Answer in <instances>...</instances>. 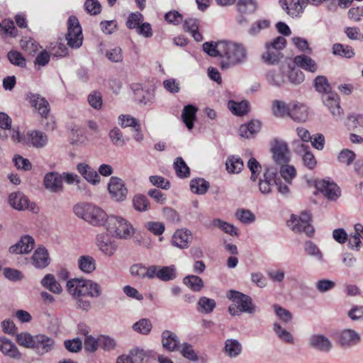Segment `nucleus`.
Masks as SVG:
<instances>
[{"instance_id": "obj_3", "label": "nucleus", "mask_w": 363, "mask_h": 363, "mask_svg": "<svg viewBox=\"0 0 363 363\" xmlns=\"http://www.w3.org/2000/svg\"><path fill=\"white\" fill-rule=\"evenodd\" d=\"M220 50L223 52L220 63L222 69L242 64L247 60V50L242 44L225 40V43L220 45Z\"/></svg>"}, {"instance_id": "obj_54", "label": "nucleus", "mask_w": 363, "mask_h": 363, "mask_svg": "<svg viewBox=\"0 0 363 363\" xmlns=\"http://www.w3.org/2000/svg\"><path fill=\"white\" fill-rule=\"evenodd\" d=\"M198 305L199 310H201L203 313H209L215 308L216 301L213 299L203 296L200 298Z\"/></svg>"}, {"instance_id": "obj_41", "label": "nucleus", "mask_w": 363, "mask_h": 363, "mask_svg": "<svg viewBox=\"0 0 363 363\" xmlns=\"http://www.w3.org/2000/svg\"><path fill=\"white\" fill-rule=\"evenodd\" d=\"M228 106L233 114L239 116L247 114L250 111L249 103L247 101H242L241 102L230 101Z\"/></svg>"}, {"instance_id": "obj_55", "label": "nucleus", "mask_w": 363, "mask_h": 363, "mask_svg": "<svg viewBox=\"0 0 363 363\" xmlns=\"http://www.w3.org/2000/svg\"><path fill=\"white\" fill-rule=\"evenodd\" d=\"M274 330L277 335V336L282 341L290 344L294 342V338L292 335L289 332L284 329L279 323H275L274 324Z\"/></svg>"}, {"instance_id": "obj_32", "label": "nucleus", "mask_w": 363, "mask_h": 363, "mask_svg": "<svg viewBox=\"0 0 363 363\" xmlns=\"http://www.w3.org/2000/svg\"><path fill=\"white\" fill-rule=\"evenodd\" d=\"M294 63L298 67L313 73L315 72L318 69L315 62L311 57L305 55H301L295 57Z\"/></svg>"}, {"instance_id": "obj_9", "label": "nucleus", "mask_w": 363, "mask_h": 363, "mask_svg": "<svg viewBox=\"0 0 363 363\" xmlns=\"http://www.w3.org/2000/svg\"><path fill=\"white\" fill-rule=\"evenodd\" d=\"M322 100L335 121H339L342 118L344 111L340 106V99L337 94L330 92L323 94Z\"/></svg>"}, {"instance_id": "obj_40", "label": "nucleus", "mask_w": 363, "mask_h": 363, "mask_svg": "<svg viewBox=\"0 0 363 363\" xmlns=\"http://www.w3.org/2000/svg\"><path fill=\"white\" fill-rule=\"evenodd\" d=\"M174 169L175 170L176 175L179 178H188L190 176V169L181 157H178L174 160Z\"/></svg>"}, {"instance_id": "obj_18", "label": "nucleus", "mask_w": 363, "mask_h": 363, "mask_svg": "<svg viewBox=\"0 0 363 363\" xmlns=\"http://www.w3.org/2000/svg\"><path fill=\"white\" fill-rule=\"evenodd\" d=\"M34 239L30 235H24L15 245L9 247V252L12 254H28L34 247Z\"/></svg>"}, {"instance_id": "obj_63", "label": "nucleus", "mask_w": 363, "mask_h": 363, "mask_svg": "<svg viewBox=\"0 0 363 363\" xmlns=\"http://www.w3.org/2000/svg\"><path fill=\"white\" fill-rule=\"evenodd\" d=\"M106 57L111 62H119L123 60V55L122 49L119 47H115L106 51Z\"/></svg>"}, {"instance_id": "obj_26", "label": "nucleus", "mask_w": 363, "mask_h": 363, "mask_svg": "<svg viewBox=\"0 0 363 363\" xmlns=\"http://www.w3.org/2000/svg\"><path fill=\"white\" fill-rule=\"evenodd\" d=\"M191 238V234L190 231L187 230H178L172 237V243L173 245L181 249L187 248Z\"/></svg>"}, {"instance_id": "obj_5", "label": "nucleus", "mask_w": 363, "mask_h": 363, "mask_svg": "<svg viewBox=\"0 0 363 363\" xmlns=\"http://www.w3.org/2000/svg\"><path fill=\"white\" fill-rule=\"evenodd\" d=\"M275 186H277L278 191L281 194H286L289 191L288 186L281 183L278 169L271 166L267 167L263 178L260 179L259 182V190L262 194H269Z\"/></svg>"}, {"instance_id": "obj_13", "label": "nucleus", "mask_w": 363, "mask_h": 363, "mask_svg": "<svg viewBox=\"0 0 363 363\" xmlns=\"http://www.w3.org/2000/svg\"><path fill=\"white\" fill-rule=\"evenodd\" d=\"M279 4L289 16L293 18L300 16L306 6V3L300 0H279Z\"/></svg>"}, {"instance_id": "obj_42", "label": "nucleus", "mask_w": 363, "mask_h": 363, "mask_svg": "<svg viewBox=\"0 0 363 363\" xmlns=\"http://www.w3.org/2000/svg\"><path fill=\"white\" fill-rule=\"evenodd\" d=\"M225 40H219L218 42L210 41L206 42L203 44V50L211 57H220L222 56V52L220 50V45L225 43Z\"/></svg>"}, {"instance_id": "obj_49", "label": "nucleus", "mask_w": 363, "mask_h": 363, "mask_svg": "<svg viewBox=\"0 0 363 363\" xmlns=\"http://www.w3.org/2000/svg\"><path fill=\"white\" fill-rule=\"evenodd\" d=\"M7 56L11 64L20 67H26V60L20 52L17 50H11L8 52Z\"/></svg>"}, {"instance_id": "obj_57", "label": "nucleus", "mask_w": 363, "mask_h": 363, "mask_svg": "<svg viewBox=\"0 0 363 363\" xmlns=\"http://www.w3.org/2000/svg\"><path fill=\"white\" fill-rule=\"evenodd\" d=\"M356 157L355 153L349 149H343L338 155V161L346 165H350Z\"/></svg>"}, {"instance_id": "obj_24", "label": "nucleus", "mask_w": 363, "mask_h": 363, "mask_svg": "<svg viewBox=\"0 0 363 363\" xmlns=\"http://www.w3.org/2000/svg\"><path fill=\"white\" fill-rule=\"evenodd\" d=\"M297 151L302 155L304 166L309 169H313L317 164V161L313 154L309 150V146L301 143L298 146Z\"/></svg>"}, {"instance_id": "obj_39", "label": "nucleus", "mask_w": 363, "mask_h": 363, "mask_svg": "<svg viewBox=\"0 0 363 363\" xmlns=\"http://www.w3.org/2000/svg\"><path fill=\"white\" fill-rule=\"evenodd\" d=\"M209 183L203 178L193 179L190 182V189L196 194H204L209 189Z\"/></svg>"}, {"instance_id": "obj_11", "label": "nucleus", "mask_w": 363, "mask_h": 363, "mask_svg": "<svg viewBox=\"0 0 363 363\" xmlns=\"http://www.w3.org/2000/svg\"><path fill=\"white\" fill-rule=\"evenodd\" d=\"M108 189L111 196L118 201H123L127 196L128 189L123 181L118 177H111Z\"/></svg>"}, {"instance_id": "obj_19", "label": "nucleus", "mask_w": 363, "mask_h": 363, "mask_svg": "<svg viewBox=\"0 0 363 363\" xmlns=\"http://www.w3.org/2000/svg\"><path fill=\"white\" fill-rule=\"evenodd\" d=\"M0 351L6 356L16 359L21 360L22 354L16 345L6 337H0Z\"/></svg>"}, {"instance_id": "obj_51", "label": "nucleus", "mask_w": 363, "mask_h": 363, "mask_svg": "<svg viewBox=\"0 0 363 363\" xmlns=\"http://www.w3.org/2000/svg\"><path fill=\"white\" fill-rule=\"evenodd\" d=\"M266 77L268 82L272 85L279 86L284 83V75L281 71H269Z\"/></svg>"}, {"instance_id": "obj_2", "label": "nucleus", "mask_w": 363, "mask_h": 363, "mask_svg": "<svg viewBox=\"0 0 363 363\" xmlns=\"http://www.w3.org/2000/svg\"><path fill=\"white\" fill-rule=\"evenodd\" d=\"M16 342L21 346L32 349L38 355L51 352L55 347V340L45 335H31L28 333H21L16 336Z\"/></svg>"}, {"instance_id": "obj_4", "label": "nucleus", "mask_w": 363, "mask_h": 363, "mask_svg": "<svg viewBox=\"0 0 363 363\" xmlns=\"http://www.w3.org/2000/svg\"><path fill=\"white\" fill-rule=\"evenodd\" d=\"M74 212L79 218L96 226L105 225L108 217L101 208L88 203L75 205Z\"/></svg>"}, {"instance_id": "obj_7", "label": "nucleus", "mask_w": 363, "mask_h": 363, "mask_svg": "<svg viewBox=\"0 0 363 363\" xmlns=\"http://www.w3.org/2000/svg\"><path fill=\"white\" fill-rule=\"evenodd\" d=\"M26 99L30 106L40 116L42 119H48L50 113V106L48 100L38 94L28 92Z\"/></svg>"}, {"instance_id": "obj_56", "label": "nucleus", "mask_w": 363, "mask_h": 363, "mask_svg": "<svg viewBox=\"0 0 363 363\" xmlns=\"http://www.w3.org/2000/svg\"><path fill=\"white\" fill-rule=\"evenodd\" d=\"M212 224H213V225L218 227V228L222 230L223 232H225V233H228L230 235L237 234L236 228L234 225H233L227 222L223 221L220 219H218V218L213 219L212 221Z\"/></svg>"}, {"instance_id": "obj_48", "label": "nucleus", "mask_w": 363, "mask_h": 363, "mask_svg": "<svg viewBox=\"0 0 363 363\" xmlns=\"http://www.w3.org/2000/svg\"><path fill=\"white\" fill-rule=\"evenodd\" d=\"M333 52L334 55H340L347 58H350L354 55V52L352 47L349 45L344 46L340 43L333 45Z\"/></svg>"}, {"instance_id": "obj_58", "label": "nucleus", "mask_w": 363, "mask_h": 363, "mask_svg": "<svg viewBox=\"0 0 363 363\" xmlns=\"http://www.w3.org/2000/svg\"><path fill=\"white\" fill-rule=\"evenodd\" d=\"M273 308L276 315L278 316L279 320L282 321L284 323H288L292 320V314L291 312L286 308L274 304L273 306Z\"/></svg>"}, {"instance_id": "obj_35", "label": "nucleus", "mask_w": 363, "mask_h": 363, "mask_svg": "<svg viewBox=\"0 0 363 363\" xmlns=\"http://www.w3.org/2000/svg\"><path fill=\"white\" fill-rule=\"evenodd\" d=\"M197 108L192 105L185 106L182 114L183 122L189 130H191L194 127V121L196 118Z\"/></svg>"}, {"instance_id": "obj_21", "label": "nucleus", "mask_w": 363, "mask_h": 363, "mask_svg": "<svg viewBox=\"0 0 363 363\" xmlns=\"http://www.w3.org/2000/svg\"><path fill=\"white\" fill-rule=\"evenodd\" d=\"M44 185L52 192H58L62 189V177L55 172H50L44 177Z\"/></svg>"}, {"instance_id": "obj_31", "label": "nucleus", "mask_w": 363, "mask_h": 363, "mask_svg": "<svg viewBox=\"0 0 363 363\" xmlns=\"http://www.w3.org/2000/svg\"><path fill=\"white\" fill-rule=\"evenodd\" d=\"M236 6L238 12L244 16L254 13L258 8V4L255 0H238Z\"/></svg>"}, {"instance_id": "obj_37", "label": "nucleus", "mask_w": 363, "mask_h": 363, "mask_svg": "<svg viewBox=\"0 0 363 363\" xmlns=\"http://www.w3.org/2000/svg\"><path fill=\"white\" fill-rule=\"evenodd\" d=\"M130 273L133 276L138 277L139 278H148L153 279L155 273L152 266L150 267H145L142 264H134L130 267Z\"/></svg>"}, {"instance_id": "obj_12", "label": "nucleus", "mask_w": 363, "mask_h": 363, "mask_svg": "<svg viewBox=\"0 0 363 363\" xmlns=\"http://www.w3.org/2000/svg\"><path fill=\"white\" fill-rule=\"evenodd\" d=\"M316 188L327 199L331 201H335L340 196V189L333 182L319 181L316 183Z\"/></svg>"}, {"instance_id": "obj_36", "label": "nucleus", "mask_w": 363, "mask_h": 363, "mask_svg": "<svg viewBox=\"0 0 363 363\" xmlns=\"http://www.w3.org/2000/svg\"><path fill=\"white\" fill-rule=\"evenodd\" d=\"M266 52H264L262 55V58L263 61L269 65H274L279 62L282 55L281 52L274 50L271 46H269V43H267L265 45Z\"/></svg>"}, {"instance_id": "obj_38", "label": "nucleus", "mask_w": 363, "mask_h": 363, "mask_svg": "<svg viewBox=\"0 0 363 363\" xmlns=\"http://www.w3.org/2000/svg\"><path fill=\"white\" fill-rule=\"evenodd\" d=\"M78 266L84 273H91L96 269V261L89 255H82L78 259Z\"/></svg>"}, {"instance_id": "obj_34", "label": "nucleus", "mask_w": 363, "mask_h": 363, "mask_svg": "<svg viewBox=\"0 0 363 363\" xmlns=\"http://www.w3.org/2000/svg\"><path fill=\"white\" fill-rule=\"evenodd\" d=\"M272 111L276 117L284 118L290 116L291 108L284 101L275 100L272 103Z\"/></svg>"}, {"instance_id": "obj_25", "label": "nucleus", "mask_w": 363, "mask_h": 363, "mask_svg": "<svg viewBox=\"0 0 363 363\" xmlns=\"http://www.w3.org/2000/svg\"><path fill=\"white\" fill-rule=\"evenodd\" d=\"M311 347L321 352H328L332 348V343L328 337L323 335H313L309 339Z\"/></svg>"}, {"instance_id": "obj_44", "label": "nucleus", "mask_w": 363, "mask_h": 363, "mask_svg": "<svg viewBox=\"0 0 363 363\" xmlns=\"http://www.w3.org/2000/svg\"><path fill=\"white\" fill-rule=\"evenodd\" d=\"M133 206L135 210L140 212L148 211L150 203L147 196L143 194H136L133 198Z\"/></svg>"}, {"instance_id": "obj_47", "label": "nucleus", "mask_w": 363, "mask_h": 363, "mask_svg": "<svg viewBox=\"0 0 363 363\" xmlns=\"http://www.w3.org/2000/svg\"><path fill=\"white\" fill-rule=\"evenodd\" d=\"M279 173L286 182L291 184L292 180L296 176V170L292 165L281 164L279 165Z\"/></svg>"}, {"instance_id": "obj_33", "label": "nucleus", "mask_w": 363, "mask_h": 363, "mask_svg": "<svg viewBox=\"0 0 363 363\" xmlns=\"http://www.w3.org/2000/svg\"><path fill=\"white\" fill-rule=\"evenodd\" d=\"M308 116V108L303 104H294L291 108L289 117L296 122H304Z\"/></svg>"}, {"instance_id": "obj_43", "label": "nucleus", "mask_w": 363, "mask_h": 363, "mask_svg": "<svg viewBox=\"0 0 363 363\" xmlns=\"http://www.w3.org/2000/svg\"><path fill=\"white\" fill-rule=\"evenodd\" d=\"M183 283L195 292L200 291L203 287V280L196 275L186 276L183 279Z\"/></svg>"}, {"instance_id": "obj_29", "label": "nucleus", "mask_w": 363, "mask_h": 363, "mask_svg": "<svg viewBox=\"0 0 363 363\" xmlns=\"http://www.w3.org/2000/svg\"><path fill=\"white\" fill-rule=\"evenodd\" d=\"M260 128L261 123L259 121H251L247 123L241 125L239 132L241 137L250 138L254 137Z\"/></svg>"}, {"instance_id": "obj_20", "label": "nucleus", "mask_w": 363, "mask_h": 363, "mask_svg": "<svg viewBox=\"0 0 363 363\" xmlns=\"http://www.w3.org/2000/svg\"><path fill=\"white\" fill-rule=\"evenodd\" d=\"M48 142V135L40 130H31L27 133L25 143L35 148L44 147Z\"/></svg>"}, {"instance_id": "obj_15", "label": "nucleus", "mask_w": 363, "mask_h": 363, "mask_svg": "<svg viewBox=\"0 0 363 363\" xmlns=\"http://www.w3.org/2000/svg\"><path fill=\"white\" fill-rule=\"evenodd\" d=\"M9 202L13 208L19 211L30 209L34 211L35 208V203H30L28 199L21 192L11 194Z\"/></svg>"}, {"instance_id": "obj_8", "label": "nucleus", "mask_w": 363, "mask_h": 363, "mask_svg": "<svg viewBox=\"0 0 363 363\" xmlns=\"http://www.w3.org/2000/svg\"><path fill=\"white\" fill-rule=\"evenodd\" d=\"M271 152L273 160L279 166L288 164L290 160L288 145L283 140L275 139L272 143Z\"/></svg>"}, {"instance_id": "obj_16", "label": "nucleus", "mask_w": 363, "mask_h": 363, "mask_svg": "<svg viewBox=\"0 0 363 363\" xmlns=\"http://www.w3.org/2000/svg\"><path fill=\"white\" fill-rule=\"evenodd\" d=\"M31 264L37 269H44L50 264V258L47 249L38 247L30 258Z\"/></svg>"}, {"instance_id": "obj_64", "label": "nucleus", "mask_w": 363, "mask_h": 363, "mask_svg": "<svg viewBox=\"0 0 363 363\" xmlns=\"http://www.w3.org/2000/svg\"><path fill=\"white\" fill-rule=\"evenodd\" d=\"M149 180L152 185L162 189H168L170 186L169 182L161 176H150Z\"/></svg>"}, {"instance_id": "obj_61", "label": "nucleus", "mask_w": 363, "mask_h": 363, "mask_svg": "<svg viewBox=\"0 0 363 363\" xmlns=\"http://www.w3.org/2000/svg\"><path fill=\"white\" fill-rule=\"evenodd\" d=\"M130 29H135L136 32L148 38L152 35L151 24H127Z\"/></svg>"}, {"instance_id": "obj_23", "label": "nucleus", "mask_w": 363, "mask_h": 363, "mask_svg": "<svg viewBox=\"0 0 363 363\" xmlns=\"http://www.w3.org/2000/svg\"><path fill=\"white\" fill-rule=\"evenodd\" d=\"M289 223V225L291 227L292 230L295 233H305L309 237L312 236L314 233V229L311 223H305L294 215L291 216Z\"/></svg>"}, {"instance_id": "obj_30", "label": "nucleus", "mask_w": 363, "mask_h": 363, "mask_svg": "<svg viewBox=\"0 0 363 363\" xmlns=\"http://www.w3.org/2000/svg\"><path fill=\"white\" fill-rule=\"evenodd\" d=\"M97 245L100 250L106 255L112 256L116 250V245L104 235L97 236Z\"/></svg>"}, {"instance_id": "obj_6", "label": "nucleus", "mask_w": 363, "mask_h": 363, "mask_svg": "<svg viewBox=\"0 0 363 363\" xmlns=\"http://www.w3.org/2000/svg\"><path fill=\"white\" fill-rule=\"evenodd\" d=\"M107 231L119 238H128L133 235L134 229L127 220L122 217L110 216L106 222Z\"/></svg>"}, {"instance_id": "obj_45", "label": "nucleus", "mask_w": 363, "mask_h": 363, "mask_svg": "<svg viewBox=\"0 0 363 363\" xmlns=\"http://www.w3.org/2000/svg\"><path fill=\"white\" fill-rule=\"evenodd\" d=\"M225 165L228 172L232 174L240 172L244 167L241 158L235 156L229 157L226 160Z\"/></svg>"}, {"instance_id": "obj_14", "label": "nucleus", "mask_w": 363, "mask_h": 363, "mask_svg": "<svg viewBox=\"0 0 363 363\" xmlns=\"http://www.w3.org/2000/svg\"><path fill=\"white\" fill-rule=\"evenodd\" d=\"M66 39L71 48H79L83 40L81 24H69Z\"/></svg>"}, {"instance_id": "obj_46", "label": "nucleus", "mask_w": 363, "mask_h": 363, "mask_svg": "<svg viewBox=\"0 0 363 363\" xmlns=\"http://www.w3.org/2000/svg\"><path fill=\"white\" fill-rule=\"evenodd\" d=\"M242 350V346L236 340L228 339L225 344V352L231 357H237Z\"/></svg>"}, {"instance_id": "obj_52", "label": "nucleus", "mask_w": 363, "mask_h": 363, "mask_svg": "<svg viewBox=\"0 0 363 363\" xmlns=\"http://www.w3.org/2000/svg\"><path fill=\"white\" fill-rule=\"evenodd\" d=\"M133 328L135 331L141 333L143 335H147L152 329V323L150 320L147 318H143L136 322L133 325Z\"/></svg>"}, {"instance_id": "obj_60", "label": "nucleus", "mask_w": 363, "mask_h": 363, "mask_svg": "<svg viewBox=\"0 0 363 363\" xmlns=\"http://www.w3.org/2000/svg\"><path fill=\"white\" fill-rule=\"evenodd\" d=\"M21 48L29 55L35 54L39 50V44L33 39L22 40L21 41Z\"/></svg>"}, {"instance_id": "obj_28", "label": "nucleus", "mask_w": 363, "mask_h": 363, "mask_svg": "<svg viewBox=\"0 0 363 363\" xmlns=\"http://www.w3.org/2000/svg\"><path fill=\"white\" fill-rule=\"evenodd\" d=\"M77 169L83 177L89 182L94 184L99 182L100 177L99 174L88 164L79 163L77 164Z\"/></svg>"}, {"instance_id": "obj_10", "label": "nucleus", "mask_w": 363, "mask_h": 363, "mask_svg": "<svg viewBox=\"0 0 363 363\" xmlns=\"http://www.w3.org/2000/svg\"><path fill=\"white\" fill-rule=\"evenodd\" d=\"M228 298L238 304V308L241 312L252 313L254 312L252 298L241 292L230 290L228 293Z\"/></svg>"}, {"instance_id": "obj_17", "label": "nucleus", "mask_w": 363, "mask_h": 363, "mask_svg": "<svg viewBox=\"0 0 363 363\" xmlns=\"http://www.w3.org/2000/svg\"><path fill=\"white\" fill-rule=\"evenodd\" d=\"M337 340L341 346L350 347L359 344L361 337L356 331L346 329L339 333Z\"/></svg>"}, {"instance_id": "obj_22", "label": "nucleus", "mask_w": 363, "mask_h": 363, "mask_svg": "<svg viewBox=\"0 0 363 363\" xmlns=\"http://www.w3.org/2000/svg\"><path fill=\"white\" fill-rule=\"evenodd\" d=\"M162 343L163 347L168 351H177L180 348L178 337L169 330H164L162 334Z\"/></svg>"}, {"instance_id": "obj_53", "label": "nucleus", "mask_w": 363, "mask_h": 363, "mask_svg": "<svg viewBox=\"0 0 363 363\" xmlns=\"http://www.w3.org/2000/svg\"><path fill=\"white\" fill-rule=\"evenodd\" d=\"M164 19L167 23H189V21H196L197 19L189 18L188 20H184L183 15L179 13L177 11H170L167 13L164 16Z\"/></svg>"}, {"instance_id": "obj_1", "label": "nucleus", "mask_w": 363, "mask_h": 363, "mask_svg": "<svg viewBox=\"0 0 363 363\" xmlns=\"http://www.w3.org/2000/svg\"><path fill=\"white\" fill-rule=\"evenodd\" d=\"M67 288L69 294L77 301V307L86 311L89 310L91 303L83 298H98L101 294V286L91 280L72 279L67 281Z\"/></svg>"}, {"instance_id": "obj_62", "label": "nucleus", "mask_w": 363, "mask_h": 363, "mask_svg": "<svg viewBox=\"0 0 363 363\" xmlns=\"http://www.w3.org/2000/svg\"><path fill=\"white\" fill-rule=\"evenodd\" d=\"M236 218L244 223H252L255 219V215L249 210L239 209L235 213Z\"/></svg>"}, {"instance_id": "obj_27", "label": "nucleus", "mask_w": 363, "mask_h": 363, "mask_svg": "<svg viewBox=\"0 0 363 363\" xmlns=\"http://www.w3.org/2000/svg\"><path fill=\"white\" fill-rule=\"evenodd\" d=\"M152 268L155 271L153 278L157 277L162 281H167L172 280L176 277V269L174 265L162 267L152 266Z\"/></svg>"}, {"instance_id": "obj_59", "label": "nucleus", "mask_w": 363, "mask_h": 363, "mask_svg": "<svg viewBox=\"0 0 363 363\" xmlns=\"http://www.w3.org/2000/svg\"><path fill=\"white\" fill-rule=\"evenodd\" d=\"M247 167L251 172L250 179L255 182L259 175L262 167L260 164L254 157H251L247 162Z\"/></svg>"}, {"instance_id": "obj_50", "label": "nucleus", "mask_w": 363, "mask_h": 363, "mask_svg": "<svg viewBox=\"0 0 363 363\" xmlns=\"http://www.w3.org/2000/svg\"><path fill=\"white\" fill-rule=\"evenodd\" d=\"M314 86L317 91L326 94L330 93V86L324 76H318L315 79Z\"/></svg>"}]
</instances>
